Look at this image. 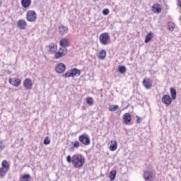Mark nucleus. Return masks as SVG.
Here are the masks:
<instances>
[{
  "instance_id": "0eeeda50",
  "label": "nucleus",
  "mask_w": 181,
  "mask_h": 181,
  "mask_svg": "<svg viewBox=\"0 0 181 181\" xmlns=\"http://www.w3.org/2000/svg\"><path fill=\"white\" fill-rule=\"evenodd\" d=\"M17 28L20 30H25L28 28V23L25 20L20 19L17 21Z\"/></svg>"
},
{
  "instance_id": "f704fd0d",
  "label": "nucleus",
  "mask_w": 181,
  "mask_h": 181,
  "mask_svg": "<svg viewBox=\"0 0 181 181\" xmlns=\"http://www.w3.org/2000/svg\"><path fill=\"white\" fill-rule=\"evenodd\" d=\"M80 147V143L78 141H75L74 143V148H79Z\"/></svg>"
},
{
  "instance_id": "393cba45",
  "label": "nucleus",
  "mask_w": 181,
  "mask_h": 181,
  "mask_svg": "<svg viewBox=\"0 0 181 181\" xmlns=\"http://www.w3.org/2000/svg\"><path fill=\"white\" fill-rule=\"evenodd\" d=\"M175 29H176V24L173 22L168 23V30H170V32H173Z\"/></svg>"
},
{
  "instance_id": "cd10ccee",
  "label": "nucleus",
  "mask_w": 181,
  "mask_h": 181,
  "mask_svg": "<svg viewBox=\"0 0 181 181\" xmlns=\"http://www.w3.org/2000/svg\"><path fill=\"white\" fill-rule=\"evenodd\" d=\"M115 176H117V171L116 170H112L110 173V180H115Z\"/></svg>"
},
{
  "instance_id": "6ab92c4d",
  "label": "nucleus",
  "mask_w": 181,
  "mask_h": 181,
  "mask_svg": "<svg viewBox=\"0 0 181 181\" xmlns=\"http://www.w3.org/2000/svg\"><path fill=\"white\" fill-rule=\"evenodd\" d=\"M71 74L72 77H78V76L81 74V71L79 69H77V68H74L71 70Z\"/></svg>"
},
{
  "instance_id": "5701e85b",
  "label": "nucleus",
  "mask_w": 181,
  "mask_h": 181,
  "mask_svg": "<svg viewBox=\"0 0 181 181\" xmlns=\"http://www.w3.org/2000/svg\"><path fill=\"white\" fill-rule=\"evenodd\" d=\"M21 181H30L32 180V177L29 174H24L20 177Z\"/></svg>"
},
{
  "instance_id": "f257e3e1",
  "label": "nucleus",
  "mask_w": 181,
  "mask_h": 181,
  "mask_svg": "<svg viewBox=\"0 0 181 181\" xmlns=\"http://www.w3.org/2000/svg\"><path fill=\"white\" fill-rule=\"evenodd\" d=\"M85 162L86 159L81 155L72 156V165H74V168H81Z\"/></svg>"
},
{
  "instance_id": "f8f14e48",
  "label": "nucleus",
  "mask_w": 181,
  "mask_h": 181,
  "mask_svg": "<svg viewBox=\"0 0 181 181\" xmlns=\"http://www.w3.org/2000/svg\"><path fill=\"white\" fill-rule=\"evenodd\" d=\"M153 173L151 170H146L144 172V180L146 181H153Z\"/></svg>"
},
{
  "instance_id": "f3484780",
  "label": "nucleus",
  "mask_w": 181,
  "mask_h": 181,
  "mask_svg": "<svg viewBox=\"0 0 181 181\" xmlns=\"http://www.w3.org/2000/svg\"><path fill=\"white\" fill-rule=\"evenodd\" d=\"M30 5H32V0H21V6L24 9H28Z\"/></svg>"
},
{
  "instance_id": "58836bf2",
  "label": "nucleus",
  "mask_w": 181,
  "mask_h": 181,
  "mask_svg": "<svg viewBox=\"0 0 181 181\" xmlns=\"http://www.w3.org/2000/svg\"><path fill=\"white\" fill-rule=\"evenodd\" d=\"M2 6V0H0V7Z\"/></svg>"
},
{
  "instance_id": "9b49d317",
  "label": "nucleus",
  "mask_w": 181,
  "mask_h": 181,
  "mask_svg": "<svg viewBox=\"0 0 181 181\" xmlns=\"http://www.w3.org/2000/svg\"><path fill=\"white\" fill-rule=\"evenodd\" d=\"M173 100V99L170 98V95H164L161 99V103H163V104H165L166 105H170Z\"/></svg>"
},
{
  "instance_id": "9d476101",
  "label": "nucleus",
  "mask_w": 181,
  "mask_h": 181,
  "mask_svg": "<svg viewBox=\"0 0 181 181\" xmlns=\"http://www.w3.org/2000/svg\"><path fill=\"white\" fill-rule=\"evenodd\" d=\"M142 84L144 87L146 88V90H150V88H152V80L149 78H145L143 81Z\"/></svg>"
},
{
  "instance_id": "a878e982",
  "label": "nucleus",
  "mask_w": 181,
  "mask_h": 181,
  "mask_svg": "<svg viewBox=\"0 0 181 181\" xmlns=\"http://www.w3.org/2000/svg\"><path fill=\"white\" fill-rule=\"evenodd\" d=\"M152 37H153V33H149L146 36L145 39V43H149L151 40H152Z\"/></svg>"
},
{
  "instance_id": "e433bc0d",
  "label": "nucleus",
  "mask_w": 181,
  "mask_h": 181,
  "mask_svg": "<svg viewBox=\"0 0 181 181\" xmlns=\"http://www.w3.org/2000/svg\"><path fill=\"white\" fill-rule=\"evenodd\" d=\"M136 123L139 124L141 122V117H139V116H136Z\"/></svg>"
},
{
  "instance_id": "c85d7f7f",
  "label": "nucleus",
  "mask_w": 181,
  "mask_h": 181,
  "mask_svg": "<svg viewBox=\"0 0 181 181\" xmlns=\"http://www.w3.org/2000/svg\"><path fill=\"white\" fill-rule=\"evenodd\" d=\"M118 108H119V106H118V105H111L109 106V111H111V112L117 111Z\"/></svg>"
},
{
  "instance_id": "c9c22d12",
  "label": "nucleus",
  "mask_w": 181,
  "mask_h": 181,
  "mask_svg": "<svg viewBox=\"0 0 181 181\" xmlns=\"http://www.w3.org/2000/svg\"><path fill=\"white\" fill-rule=\"evenodd\" d=\"M0 149L1 151H2V149H5V144H4L2 141H0Z\"/></svg>"
},
{
  "instance_id": "7ed1b4c3",
  "label": "nucleus",
  "mask_w": 181,
  "mask_h": 181,
  "mask_svg": "<svg viewBox=\"0 0 181 181\" xmlns=\"http://www.w3.org/2000/svg\"><path fill=\"white\" fill-rule=\"evenodd\" d=\"M25 18L28 22H35L37 19L36 12L33 10H28L26 13Z\"/></svg>"
},
{
  "instance_id": "7c9ffc66",
  "label": "nucleus",
  "mask_w": 181,
  "mask_h": 181,
  "mask_svg": "<svg viewBox=\"0 0 181 181\" xmlns=\"http://www.w3.org/2000/svg\"><path fill=\"white\" fill-rule=\"evenodd\" d=\"M63 77H64L65 78H67L69 77H72V75H71V71H67L66 72L64 75H63Z\"/></svg>"
},
{
  "instance_id": "4468645a",
  "label": "nucleus",
  "mask_w": 181,
  "mask_h": 181,
  "mask_svg": "<svg viewBox=\"0 0 181 181\" xmlns=\"http://www.w3.org/2000/svg\"><path fill=\"white\" fill-rule=\"evenodd\" d=\"M23 87L26 90H32V87H33V83H32V80L30 78H27L23 81Z\"/></svg>"
},
{
  "instance_id": "39448f33",
  "label": "nucleus",
  "mask_w": 181,
  "mask_h": 181,
  "mask_svg": "<svg viewBox=\"0 0 181 181\" xmlns=\"http://www.w3.org/2000/svg\"><path fill=\"white\" fill-rule=\"evenodd\" d=\"M99 40L101 45H103L104 46H107L110 40V34L108 33H103L100 34Z\"/></svg>"
},
{
  "instance_id": "2f4dec72",
  "label": "nucleus",
  "mask_w": 181,
  "mask_h": 181,
  "mask_svg": "<svg viewBox=\"0 0 181 181\" xmlns=\"http://www.w3.org/2000/svg\"><path fill=\"white\" fill-rule=\"evenodd\" d=\"M50 144V139H49V136H46L44 139V145H49Z\"/></svg>"
},
{
  "instance_id": "2eb2a0df",
  "label": "nucleus",
  "mask_w": 181,
  "mask_h": 181,
  "mask_svg": "<svg viewBox=\"0 0 181 181\" xmlns=\"http://www.w3.org/2000/svg\"><path fill=\"white\" fill-rule=\"evenodd\" d=\"M58 32L61 36H63L64 35H66L67 32H69V28L64 25H61L58 28Z\"/></svg>"
},
{
  "instance_id": "6e6552de",
  "label": "nucleus",
  "mask_w": 181,
  "mask_h": 181,
  "mask_svg": "<svg viewBox=\"0 0 181 181\" xmlns=\"http://www.w3.org/2000/svg\"><path fill=\"white\" fill-rule=\"evenodd\" d=\"M9 84H11V86H13L14 87H19L21 86L22 81L19 78H10L8 79Z\"/></svg>"
},
{
  "instance_id": "20e7f679",
  "label": "nucleus",
  "mask_w": 181,
  "mask_h": 181,
  "mask_svg": "<svg viewBox=\"0 0 181 181\" xmlns=\"http://www.w3.org/2000/svg\"><path fill=\"white\" fill-rule=\"evenodd\" d=\"M78 141L85 146H88L91 144V141L90 140V136L88 134H83L78 137Z\"/></svg>"
},
{
  "instance_id": "aec40b11",
  "label": "nucleus",
  "mask_w": 181,
  "mask_h": 181,
  "mask_svg": "<svg viewBox=\"0 0 181 181\" xmlns=\"http://www.w3.org/2000/svg\"><path fill=\"white\" fill-rule=\"evenodd\" d=\"M117 148H118L117 141H111V144L110 146V151L114 152L115 151H117Z\"/></svg>"
},
{
  "instance_id": "412c9836",
  "label": "nucleus",
  "mask_w": 181,
  "mask_h": 181,
  "mask_svg": "<svg viewBox=\"0 0 181 181\" xmlns=\"http://www.w3.org/2000/svg\"><path fill=\"white\" fill-rule=\"evenodd\" d=\"M107 56V52L104 49H102L99 52V53L98 54V59H100L102 60H104V59H105Z\"/></svg>"
},
{
  "instance_id": "c756f323",
  "label": "nucleus",
  "mask_w": 181,
  "mask_h": 181,
  "mask_svg": "<svg viewBox=\"0 0 181 181\" xmlns=\"http://www.w3.org/2000/svg\"><path fill=\"white\" fill-rule=\"evenodd\" d=\"M86 103L88 104V105H93V104H94V100H93V98H86Z\"/></svg>"
},
{
  "instance_id": "72a5a7b5",
  "label": "nucleus",
  "mask_w": 181,
  "mask_h": 181,
  "mask_svg": "<svg viewBox=\"0 0 181 181\" xmlns=\"http://www.w3.org/2000/svg\"><path fill=\"white\" fill-rule=\"evenodd\" d=\"M103 13L105 16L109 15V14H110V10L107 9V8H105V9L103 11Z\"/></svg>"
},
{
  "instance_id": "dca6fc26",
  "label": "nucleus",
  "mask_w": 181,
  "mask_h": 181,
  "mask_svg": "<svg viewBox=\"0 0 181 181\" xmlns=\"http://www.w3.org/2000/svg\"><path fill=\"white\" fill-rule=\"evenodd\" d=\"M153 12L154 13H160L162 12V6L159 4H155L153 6Z\"/></svg>"
},
{
  "instance_id": "473e14b6",
  "label": "nucleus",
  "mask_w": 181,
  "mask_h": 181,
  "mask_svg": "<svg viewBox=\"0 0 181 181\" xmlns=\"http://www.w3.org/2000/svg\"><path fill=\"white\" fill-rule=\"evenodd\" d=\"M66 162H68V163H73V158H71V156H68L66 157Z\"/></svg>"
},
{
  "instance_id": "1a4fd4ad",
  "label": "nucleus",
  "mask_w": 181,
  "mask_h": 181,
  "mask_svg": "<svg viewBox=\"0 0 181 181\" xmlns=\"http://www.w3.org/2000/svg\"><path fill=\"white\" fill-rule=\"evenodd\" d=\"M66 70V65L64 63H59L55 67V71L59 74H62Z\"/></svg>"
},
{
  "instance_id": "bb28decb",
  "label": "nucleus",
  "mask_w": 181,
  "mask_h": 181,
  "mask_svg": "<svg viewBox=\"0 0 181 181\" xmlns=\"http://www.w3.org/2000/svg\"><path fill=\"white\" fill-rule=\"evenodd\" d=\"M171 98L173 100H176V89L175 88H170Z\"/></svg>"
},
{
  "instance_id": "b1692460",
  "label": "nucleus",
  "mask_w": 181,
  "mask_h": 181,
  "mask_svg": "<svg viewBox=\"0 0 181 181\" xmlns=\"http://www.w3.org/2000/svg\"><path fill=\"white\" fill-rule=\"evenodd\" d=\"M117 71L120 74H125V73H127V67H125L124 65L119 66Z\"/></svg>"
},
{
  "instance_id": "ddd939ff",
  "label": "nucleus",
  "mask_w": 181,
  "mask_h": 181,
  "mask_svg": "<svg viewBox=\"0 0 181 181\" xmlns=\"http://www.w3.org/2000/svg\"><path fill=\"white\" fill-rule=\"evenodd\" d=\"M59 45H60V49H67V47H69V46H70V42H69V40H67L66 38H62L59 41Z\"/></svg>"
},
{
  "instance_id": "f03ea898",
  "label": "nucleus",
  "mask_w": 181,
  "mask_h": 181,
  "mask_svg": "<svg viewBox=\"0 0 181 181\" xmlns=\"http://www.w3.org/2000/svg\"><path fill=\"white\" fill-rule=\"evenodd\" d=\"M8 170H9V164H8L6 160H4L2 161L1 168H0V177H5L6 173H8Z\"/></svg>"
},
{
  "instance_id": "4c0bfd02",
  "label": "nucleus",
  "mask_w": 181,
  "mask_h": 181,
  "mask_svg": "<svg viewBox=\"0 0 181 181\" xmlns=\"http://www.w3.org/2000/svg\"><path fill=\"white\" fill-rule=\"evenodd\" d=\"M178 2V6L181 8V0H177Z\"/></svg>"
},
{
  "instance_id": "a211bd4d",
  "label": "nucleus",
  "mask_w": 181,
  "mask_h": 181,
  "mask_svg": "<svg viewBox=\"0 0 181 181\" xmlns=\"http://www.w3.org/2000/svg\"><path fill=\"white\" fill-rule=\"evenodd\" d=\"M131 115L129 113H125L123 115V121L124 123L126 124V125H128V124H131Z\"/></svg>"
},
{
  "instance_id": "423d86ee",
  "label": "nucleus",
  "mask_w": 181,
  "mask_h": 181,
  "mask_svg": "<svg viewBox=\"0 0 181 181\" xmlns=\"http://www.w3.org/2000/svg\"><path fill=\"white\" fill-rule=\"evenodd\" d=\"M66 54H67V48H59V49L55 52L54 59H62V57H64Z\"/></svg>"
},
{
  "instance_id": "4be33fe9",
  "label": "nucleus",
  "mask_w": 181,
  "mask_h": 181,
  "mask_svg": "<svg viewBox=\"0 0 181 181\" xmlns=\"http://www.w3.org/2000/svg\"><path fill=\"white\" fill-rule=\"evenodd\" d=\"M49 52L52 54H54L57 52V45H55L54 43H52L49 46Z\"/></svg>"
}]
</instances>
